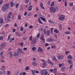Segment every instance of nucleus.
<instances>
[{
  "mask_svg": "<svg viewBox=\"0 0 75 75\" xmlns=\"http://www.w3.org/2000/svg\"><path fill=\"white\" fill-rule=\"evenodd\" d=\"M8 8H9V4H7L5 5H3L2 8V11H6L7 9H8Z\"/></svg>",
  "mask_w": 75,
  "mask_h": 75,
  "instance_id": "1",
  "label": "nucleus"
},
{
  "mask_svg": "<svg viewBox=\"0 0 75 75\" xmlns=\"http://www.w3.org/2000/svg\"><path fill=\"white\" fill-rule=\"evenodd\" d=\"M57 9H58V7H56V8L54 7H52L50 8V12H52V13H54L56 11Z\"/></svg>",
  "mask_w": 75,
  "mask_h": 75,
  "instance_id": "2",
  "label": "nucleus"
},
{
  "mask_svg": "<svg viewBox=\"0 0 75 75\" xmlns=\"http://www.w3.org/2000/svg\"><path fill=\"white\" fill-rule=\"evenodd\" d=\"M38 40L36 38V37L34 38L32 40V41L31 42V44L32 45H34L37 42V41Z\"/></svg>",
  "mask_w": 75,
  "mask_h": 75,
  "instance_id": "3",
  "label": "nucleus"
},
{
  "mask_svg": "<svg viewBox=\"0 0 75 75\" xmlns=\"http://www.w3.org/2000/svg\"><path fill=\"white\" fill-rule=\"evenodd\" d=\"M42 62H43V67H42L43 68H44L45 67V66H46V64H47V62H46L45 61H44V60H42Z\"/></svg>",
  "mask_w": 75,
  "mask_h": 75,
  "instance_id": "4",
  "label": "nucleus"
},
{
  "mask_svg": "<svg viewBox=\"0 0 75 75\" xmlns=\"http://www.w3.org/2000/svg\"><path fill=\"white\" fill-rule=\"evenodd\" d=\"M38 52H44L43 49L41 48V47H40L38 48Z\"/></svg>",
  "mask_w": 75,
  "mask_h": 75,
  "instance_id": "5",
  "label": "nucleus"
},
{
  "mask_svg": "<svg viewBox=\"0 0 75 75\" xmlns=\"http://www.w3.org/2000/svg\"><path fill=\"white\" fill-rule=\"evenodd\" d=\"M40 40L43 41V42H45V39H44V36L42 35L40 38Z\"/></svg>",
  "mask_w": 75,
  "mask_h": 75,
  "instance_id": "6",
  "label": "nucleus"
},
{
  "mask_svg": "<svg viewBox=\"0 0 75 75\" xmlns=\"http://www.w3.org/2000/svg\"><path fill=\"white\" fill-rule=\"evenodd\" d=\"M72 57L71 55H69L67 57V58L69 60H72Z\"/></svg>",
  "mask_w": 75,
  "mask_h": 75,
  "instance_id": "7",
  "label": "nucleus"
},
{
  "mask_svg": "<svg viewBox=\"0 0 75 75\" xmlns=\"http://www.w3.org/2000/svg\"><path fill=\"white\" fill-rule=\"evenodd\" d=\"M6 44L4 42H3V43L0 45V46L1 47H2V48H3L4 47H6Z\"/></svg>",
  "mask_w": 75,
  "mask_h": 75,
  "instance_id": "8",
  "label": "nucleus"
},
{
  "mask_svg": "<svg viewBox=\"0 0 75 75\" xmlns=\"http://www.w3.org/2000/svg\"><path fill=\"white\" fill-rule=\"evenodd\" d=\"M59 19L60 20L62 21L63 20L65 19V17H64L62 16L61 15L60 16Z\"/></svg>",
  "mask_w": 75,
  "mask_h": 75,
  "instance_id": "9",
  "label": "nucleus"
},
{
  "mask_svg": "<svg viewBox=\"0 0 75 75\" xmlns=\"http://www.w3.org/2000/svg\"><path fill=\"white\" fill-rule=\"evenodd\" d=\"M57 58L59 60H60L61 59H63L64 58V56H61L57 57Z\"/></svg>",
  "mask_w": 75,
  "mask_h": 75,
  "instance_id": "10",
  "label": "nucleus"
},
{
  "mask_svg": "<svg viewBox=\"0 0 75 75\" xmlns=\"http://www.w3.org/2000/svg\"><path fill=\"white\" fill-rule=\"evenodd\" d=\"M46 34H47V35L49 36L50 35V30H48L46 31Z\"/></svg>",
  "mask_w": 75,
  "mask_h": 75,
  "instance_id": "11",
  "label": "nucleus"
},
{
  "mask_svg": "<svg viewBox=\"0 0 75 75\" xmlns=\"http://www.w3.org/2000/svg\"><path fill=\"white\" fill-rule=\"evenodd\" d=\"M47 41L48 42H53V41H54L53 39L50 38L48 39Z\"/></svg>",
  "mask_w": 75,
  "mask_h": 75,
  "instance_id": "12",
  "label": "nucleus"
},
{
  "mask_svg": "<svg viewBox=\"0 0 75 75\" xmlns=\"http://www.w3.org/2000/svg\"><path fill=\"white\" fill-rule=\"evenodd\" d=\"M18 50L19 52H20V53H22V54H24V52L23 51H22V49H21L19 48Z\"/></svg>",
  "mask_w": 75,
  "mask_h": 75,
  "instance_id": "13",
  "label": "nucleus"
},
{
  "mask_svg": "<svg viewBox=\"0 0 75 75\" xmlns=\"http://www.w3.org/2000/svg\"><path fill=\"white\" fill-rule=\"evenodd\" d=\"M17 55H18V52H15L14 53L13 56L16 57V56H17Z\"/></svg>",
  "mask_w": 75,
  "mask_h": 75,
  "instance_id": "14",
  "label": "nucleus"
},
{
  "mask_svg": "<svg viewBox=\"0 0 75 75\" xmlns=\"http://www.w3.org/2000/svg\"><path fill=\"white\" fill-rule=\"evenodd\" d=\"M32 8H33L32 6H29L28 8L29 11H31V10H32Z\"/></svg>",
  "mask_w": 75,
  "mask_h": 75,
  "instance_id": "15",
  "label": "nucleus"
},
{
  "mask_svg": "<svg viewBox=\"0 0 75 75\" xmlns=\"http://www.w3.org/2000/svg\"><path fill=\"white\" fill-rule=\"evenodd\" d=\"M0 24H3V18H0Z\"/></svg>",
  "mask_w": 75,
  "mask_h": 75,
  "instance_id": "16",
  "label": "nucleus"
},
{
  "mask_svg": "<svg viewBox=\"0 0 75 75\" xmlns=\"http://www.w3.org/2000/svg\"><path fill=\"white\" fill-rule=\"evenodd\" d=\"M68 63L69 64H72V60H70L68 61Z\"/></svg>",
  "mask_w": 75,
  "mask_h": 75,
  "instance_id": "17",
  "label": "nucleus"
},
{
  "mask_svg": "<svg viewBox=\"0 0 75 75\" xmlns=\"http://www.w3.org/2000/svg\"><path fill=\"white\" fill-rule=\"evenodd\" d=\"M10 4L11 5V7H13V6H14L15 4L13 3V2H11L10 3Z\"/></svg>",
  "mask_w": 75,
  "mask_h": 75,
  "instance_id": "18",
  "label": "nucleus"
},
{
  "mask_svg": "<svg viewBox=\"0 0 75 75\" xmlns=\"http://www.w3.org/2000/svg\"><path fill=\"white\" fill-rule=\"evenodd\" d=\"M49 22L50 24H51V23L52 24H54V22L52 21L51 20H49Z\"/></svg>",
  "mask_w": 75,
  "mask_h": 75,
  "instance_id": "19",
  "label": "nucleus"
},
{
  "mask_svg": "<svg viewBox=\"0 0 75 75\" xmlns=\"http://www.w3.org/2000/svg\"><path fill=\"white\" fill-rule=\"evenodd\" d=\"M38 21H39V23H40V24H42V22L40 20V18H39L38 19Z\"/></svg>",
  "mask_w": 75,
  "mask_h": 75,
  "instance_id": "20",
  "label": "nucleus"
},
{
  "mask_svg": "<svg viewBox=\"0 0 75 75\" xmlns=\"http://www.w3.org/2000/svg\"><path fill=\"white\" fill-rule=\"evenodd\" d=\"M54 33H59V31H58L57 29H55L54 31Z\"/></svg>",
  "mask_w": 75,
  "mask_h": 75,
  "instance_id": "21",
  "label": "nucleus"
},
{
  "mask_svg": "<svg viewBox=\"0 0 75 75\" xmlns=\"http://www.w3.org/2000/svg\"><path fill=\"white\" fill-rule=\"evenodd\" d=\"M20 70H18L16 72V75H18L20 74Z\"/></svg>",
  "mask_w": 75,
  "mask_h": 75,
  "instance_id": "22",
  "label": "nucleus"
},
{
  "mask_svg": "<svg viewBox=\"0 0 75 75\" xmlns=\"http://www.w3.org/2000/svg\"><path fill=\"white\" fill-rule=\"evenodd\" d=\"M3 0H1L0 2V5H1V4H2V3H3ZM5 1H8V0H5Z\"/></svg>",
  "mask_w": 75,
  "mask_h": 75,
  "instance_id": "23",
  "label": "nucleus"
},
{
  "mask_svg": "<svg viewBox=\"0 0 75 75\" xmlns=\"http://www.w3.org/2000/svg\"><path fill=\"white\" fill-rule=\"evenodd\" d=\"M59 28L60 30H61L62 29V25H61V24H59Z\"/></svg>",
  "mask_w": 75,
  "mask_h": 75,
  "instance_id": "24",
  "label": "nucleus"
},
{
  "mask_svg": "<svg viewBox=\"0 0 75 75\" xmlns=\"http://www.w3.org/2000/svg\"><path fill=\"white\" fill-rule=\"evenodd\" d=\"M33 64L34 66H36L37 65V63L35 62H33Z\"/></svg>",
  "mask_w": 75,
  "mask_h": 75,
  "instance_id": "25",
  "label": "nucleus"
},
{
  "mask_svg": "<svg viewBox=\"0 0 75 75\" xmlns=\"http://www.w3.org/2000/svg\"><path fill=\"white\" fill-rule=\"evenodd\" d=\"M65 7H67V0H65Z\"/></svg>",
  "mask_w": 75,
  "mask_h": 75,
  "instance_id": "26",
  "label": "nucleus"
},
{
  "mask_svg": "<svg viewBox=\"0 0 75 75\" xmlns=\"http://www.w3.org/2000/svg\"><path fill=\"white\" fill-rule=\"evenodd\" d=\"M53 58V60H54L55 61H57V59H56V57H52Z\"/></svg>",
  "mask_w": 75,
  "mask_h": 75,
  "instance_id": "27",
  "label": "nucleus"
},
{
  "mask_svg": "<svg viewBox=\"0 0 75 75\" xmlns=\"http://www.w3.org/2000/svg\"><path fill=\"white\" fill-rule=\"evenodd\" d=\"M16 35H17V36H19V37H21V35L20 34L17 33L16 34Z\"/></svg>",
  "mask_w": 75,
  "mask_h": 75,
  "instance_id": "28",
  "label": "nucleus"
},
{
  "mask_svg": "<svg viewBox=\"0 0 75 75\" xmlns=\"http://www.w3.org/2000/svg\"><path fill=\"white\" fill-rule=\"evenodd\" d=\"M40 18L43 21H45V19L42 18V17H40Z\"/></svg>",
  "mask_w": 75,
  "mask_h": 75,
  "instance_id": "29",
  "label": "nucleus"
},
{
  "mask_svg": "<svg viewBox=\"0 0 75 75\" xmlns=\"http://www.w3.org/2000/svg\"><path fill=\"white\" fill-rule=\"evenodd\" d=\"M32 74L33 75H35V73H34V72H35V70H33L32 71Z\"/></svg>",
  "mask_w": 75,
  "mask_h": 75,
  "instance_id": "30",
  "label": "nucleus"
},
{
  "mask_svg": "<svg viewBox=\"0 0 75 75\" xmlns=\"http://www.w3.org/2000/svg\"><path fill=\"white\" fill-rule=\"evenodd\" d=\"M7 18L8 19H9V18H11V16H10V15H7Z\"/></svg>",
  "mask_w": 75,
  "mask_h": 75,
  "instance_id": "31",
  "label": "nucleus"
},
{
  "mask_svg": "<svg viewBox=\"0 0 75 75\" xmlns=\"http://www.w3.org/2000/svg\"><path fill=\"white\" fill-rule=\"evenodd\" d=\"M33 39V36H31L30 38H29V40L30 41H31L32 40V39Z\"/></svg>",
  "mask_w": 75,
  "mask_h": 75,
  "instance_id": "32",
  "label": "nucleus"
},
{
  "mask_svg": "<svg viewBox=\"0 0 75 75\" xmlns=\"http://www.w3.org/2000/svg\"><path fill=\"white\" fill-rule=\"evenodd\" d=\"M40 33H39L38 34V35L37 36V38H38L39 37H40Z\"/></svg>",
  "mask_w": 75,
  "mask_h": 75,
  "instance_id": "33",
  "label": "nucleus"
},
{
  "mask_svg": "<svg viewBox=\"0 0 75 75\" xmlns=\"http://www.w3.org/2000/svg\"><path fill=\"white\" fill-rule=\"evenodd\" d=\"M25 70H28L29 69V66H27L25 68Z\"/></svg>",
  "mask_w": 75,
  "mask_h": 75,
  "instance_id": "34",
  "label": "nucleus"
},
{
  "mask_svg": "<svg viewBox=\"0 0 75 75\" xmlns=\"http://www.w3.org/2000/svg\"><path fill=\"white\" fill-rule=\"evenodd\" d=\"M20 45L21 46V47H23V42H21L20 44Z\"/></svg>",
  "mask_w": 75,
  "mask_h": 75,
  "instance_id": "35",
  "label": "nucleus"
},
{
  "mask_svg": "<svg viewBox=\"0 0 75 75\" xmlns=\"http://www.w3.org/2000/svg\"><path fill=\"white\" fill-rule=\"evenodd\" d=\"M20 30H21V31H23V30H24V28H23V27H21V28Z\"/></svg>",
  "mask_w": 75,
  "mask_h": 75,
  "instance_id": "36",
  "label": "nucleus"
},
{
  "mask_svg": "<svg viewBox=\"0 0 75 75\" xmlns=\"http://www.w3.org/2000/svg\"><path fill=\"white\" fill-rule=\"evenodd\" d=\"M69 6H73V3H70L69 4Z\"/></svg>",
  "mask_w": 75,
  "mask_h": 75,
  "instance_id": "37",
  "label": "nucleus"
},
{
  "mask_svg": "<svg viewBox=\"0 0 75 75\" xmlns=\"http://www.w3.org/2000/svg\"><path fill=\"white\" fill-rule=\"evenodd\" d=\"M28 2H29V0H25V3H26V4L28 3Z\"/></svg>",
  "mask_w": 75,
  "mask_h": 75,
  "instance_id": "38",
  "label": "nucleus"
},
{
  "mask_svg": "<svg viewBox=\"0 0 75 75\" xmlns=\"http://www.w3.org/2000/svg\"><path fill=\"white\" fill-rule=\"evenodd\" d=\"M40 73L42 75H44V72H43L42 71H40Z\"/></svg>",
  "mask_w": 75,
  "mask_h": 75,
  "instance_id": "39",
  "label": "nucleus"
},
{
  "mask_svg": "<svg viewBox=\"0 0 75 75\" xmlns=\"http://www.w3.org/2000/svg\"><path fill=\"white\" fill-rule=\"evenodd\" d=\"M13 14V13L11 12H10L9 13L8 15L9 16H11Z\"/></svg>",
  "mask_w": 75,
  "mask_h": 75,
  "instance_id": "40",
  "label": "nucleus"
},
{
  "mask_svg": "<svg viewBox=\"0 0 75 75\" xmlns=\"http://www.w3.org/2000/svg\"><path fill=\"white\" fill-rule=\"evenodd\" d=\"M61 69L62 71H64V69H65V67H63Z\"/></svg>",
  "mask_w": 75,
  "mask_h": 75,
  "instance_id": "41",
  "label": "nucleus"
},
{
  "mask_svg": "<svg viewBox=\"0 0 75 75\" xmlns=\"http://www.w3.org/2000/svg\"><path fill=\"white\" fill-rule=\"evenodd\" d=\"M33 27V25H31L29 27V29H31Z\"/></svg>",
  "mask_w": 75,
  "mask_h": 75,
  "instance_id": "42",
  "label": "nucleus"
},
{
  "mask_svg": "<svg viewBox=\"0 0 75 75\" xmlns=\"http://www.w3.org/2000/svg\"><path fill=\"white\" fill-rule=\"evenodd\" d=\"M36 50V47H33L32 48V50L33 51H34V50Z\"/></svg>",
  "mask_w": 75,
  "mask_h": 75,
  "instance_id": "43",
  "label": "nucleus"
},
{
  "mask_svg": "<svg viewBox=\"0 0 75 75\" xmlns=\"http://www.w3.org/2000/svg\"><path fill=\"white\" fill-rule=\"evenodd\" d=\"M18 20H21V16L20 15H18Z\"/></svg>",
  "mask_w": 75,
  "mask_h": 75,
  "instance_id": "44",
  "label": "nucleus"
},
{
  "mask_svg": "<svg viewBox=\"0 0 75 75\" xmlns=\"http://www.w3.org/2000/svg\"><path fill=\"white\" fill-rule=\"evenodd\" d=\"M44 34H46V33H47V32H46V30L44 29Z\"/></svg>",
  "mask_w": 75,
  "mask_h": 75,
  "instance_id": "45",
  "label": "nucleus"
},
{
  "mask_svg": "<svg viewBox=\"0 0 75 75\" xmlns=\"http://www.w3.org/2000/svg\"><path fill=\"white\" fill-rule=\"evenodd\" d=\"M5 71H3V72H2V74L1 75H5Z\"/></svg>",
  "mask_w": 75,
  "mask_h": 75,
  "instance_id": "46",
  "label": "nucleus"
},
{
  "mask_svg": "<svg viewBox=\"0 0 75 75\" xmlns=\"http://www.w3.org/2000/svg\"><path fill=\"white\" fill-rule=\"evenodd\" d=\"M3 52H1V53H0V55H1V56H2V55H3Z\"/></svg>",
  "mask_w": 75,
  "mask_h": 75,
  "instance_id": "47",
  "label": "nucleus"
},
{
  "mask_svg": "<svg viewBox=\"0 0 75 75\" xmlns=\"http://www.w3.org/2000/svg\"><path fill=\"white\" fill-rule=\"evenodd\" d=\"M27 50V48L26 47H24L23 49V51H26Z\"/></svg>",
  "mask_w": 75,
  "mask_h": 75,
  "instance_id": "48",
  "label": "nucleus"
},
{
  "mask_svg": "<svg viewBox=\"0 0 75 75\" xmlns=\"http://www.w3.org/2000/svg\"><path fill=\"white\" fill-rule=\"evenodd\" d=\"M42 71H43L44 72H45L47 71V70L46 69H45L42 70Z\"/></svg>",
  "mask_w": 75,
  "mask_h": 75,
  "instance_id": "49",
  "label": "nucleus"
},
{
  "mask_svg": "<svg viewBox=\"0 0 75 75\" xmlns=\"http://www.w3.org/2000/svg\"><path fill=\"white\" fill-rule=\"evenodd\" d=\"M1 57L2 59H4V55L1 56Z\"/></svg>",
  "mask_w": 75,
  "mask_h": 75,
  "instance_id": "50",
  "label": "nucleus"
},
{
  "mask_svg": "<svg viewBox=\"0 0 75 75\" xmlns=\"http://www.w3.org/2000/svg\"><path fill=\"white\" fill-rule=\"evenodd\" d=\"M10 74V71H8L7 73V74L8 75H9Z\"/></svg>",
  "mask_w": 75,
  "mask_h": 75,
  "instance_id": "51",
  "label": "nucleus"
},
{
  "mask_svg": "<svg viewBox=\"0 0 75 75\" xmlns=\"http://www.w3.org/2000/svg\"><path fill=\"white\" fill-rule=\"evenodd\" d=\"M27 37H25L23 38V40H27Z\"/></svg>",
  "mask_w": 75,
  "mask_h": 75,
  "instance_id": "52",
  "label": "nucleus"
},
{
  "mask_svg": "<svg viewBox=\"0 0 75 75\" xmlns=\"http://www.w3.org/2000/svg\"><path fill=\"white\" fill-rule=\"evenodd\" d=\"M19 62H21V61H22V59H20L18 60Z\"/></svg>",
  "mask_w": 75,
  "mask_h": 75,
  "instance_id": "53",
  "label": "nucleus"
},
{
  "mask_svg": "<svg viewBox=\"0 0 75 75\" xmlns=\"http://www.w3.org/2000/svg\"><path fill=\"white\" fill-rule=\"evenodd\" d=\"M54 5V3L52 2L51 4V6H53Z\"/></svg>",
  "mask_w": 75,
  "mask_h": 75,
  "instance_id": "54",
  "label": "nucleus"
},
{
  "mask_svg": "<svg viewBox=\"0 0 75 75\" xmlns=\"http://www.w3.org/2000/svg\"><path fill=\"white\" fill-rule=\"evenodd\" d=\"M1 35H4V34H4V32H2L1 33Z\"/></svg>",
  "mask_w": 75,
  "mask_h": 75,
  "instance_id": "55",
  "label": "nucleus"
},
{
  "mask_svg": "<svg viewBox=\"0 0 75 75\" xmlns=\"http://www.w3.org/2000/svg\"><path fill=\"white\" fill-rule=\"evenodd\" d=\"M12 30H13V33H14L15 31H16V29H13Z\"/></svg>",
  "mask_w": 75,
  "mask_h": 75,
  "instance_id": "56",
  "label": "nucleus"
},
{
  "mask_svg": "<svg viewBox=\"0 0 75 75\" xmlns=\"http://www.w3.org/2000/svg\"><path fill=\"white\" fill-rule=\"evenodd\" d=\"M48 64H50V63H51V61H50V60H48Z\"/></svg>",
  "mask_w": 75,
  "mask_h": 75,
  "instance_id": "57",
  "label": "nucleus"
},
{
  "mask_svg": "<svg viewBox=\"0 0 75 75\" xmlns=\"http://www.w3.org/2000/svg\"><path fill=\"white\" fill-rule=\"evenodd\" d=\"M27 12H26L24 13V16H27Z\"/></svg>",
  "mask_w": 75,
  "mask_h": 75,
  "instance_id": "58",
  "label": "nucleus"
},
{
  "mask_svg": "<svg viewBox=\"0 0 75 75\" xmlns=\"http://www.w3.org/2000/svg\"><path fill=\"white\" fill-rule=\"evenodd\" d=\"M62 64H59V67H62Z\"/></svg>",
  "mask_w": 75,
  "mask_h": 75,
  "instance_id": "59",
  "label": "nucleus"
},
{
  "mask_svg": "<svg viewBox=\"0 0 75 75\" xmlns=\"http://www.w3.org/2000/svg\"><path fill=\"white\" fill-rule=\"evenodd\" d=\"M41 8H42V9H43V10H44V7L43 6H40Z\"/></svg>",
  "mask_w": 75,
  "mask_h": 75,
  "instance_id": "60",
  "label": "nucleus"
},
{
  "mask_svg": "<svg viewBox=\"0 0 75 75\" xmlns=\"http://www.w3.org/2000/svg\"><path fill=\"white\" fill-rule=\"evenodd\" d=\"M14 27H17V23H15L14 25Z\"/></svg>",
  "mask_w": 75,
  "mask_h": 75,
  "instance_id": "61",
  "label": "nucleus"
},
{
  "mask_svg": "<svg viewBox=\"0 0 75 75\" xmlns=\"http://www.w3.org/2000/svg\"><path fill=\"white\" fill-rule=\"evenodd\" d=\"M18 4H17L16 5V8H17V7H18Z\"/></svg>",
  "mask_w": 75,
  "mask_h": 75,
  "instance_id": "62",
  "label": "nucleus"
},
{
  "mask_svg": "<svg viewBox=\"0 0 75 75\" xmlns=\"http://www.w3.org/2000/svg\"><path fill=\"white\" fill-rule=\"evenodd\" d=\"M52 48H56V47L55 46H53L52 47Z\"/></svg>",
  "mask_w": 75,
  "mask_h": 75,
  "instance_id": "63",
  "label": "nucleus"
},
{
  "mask_svg": "<svg viewBox=\"0 0 75 75\" xmlns=\"http://www.w3.org/2000/svg\"><path fill=\"white\" fill-rule=\"evenodd\" d=\"M47 74H48V72H47V71H46V72H45L44 75H46Z\"/></svg>",
  "mask_w": 75,
  "mask_h": 75,
  "instance_id": "64",
  "label": "nucleus"
}]
</instances>
